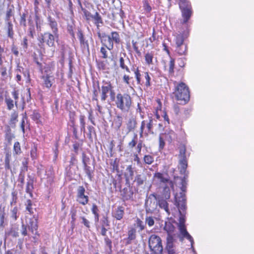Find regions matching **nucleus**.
<instances>
[{
    "label": "nucleus",
    "mask_w": 254,
    "mask_h": 254,
    "mask_svg": "<svg viewBox=\"0 0 254 254\" xmlns=\"http://www.w3.org/2000/svg\"><path fill=\"white\" fill-rule=\"evenodd\" d=\"M182 200H179L178 202V209L179 212V223L176 222L174 219L170 217L167 218V221L165 222L164 230L167 233V235H174L172 234L174 232L176 227L173 223L177 225L180 232V240L183 241L184 238H186L189 240L191 244V248L193 252H195L193 247L194 241L191 236L188 233L185 226L186 222V205L184 201L185 198L181 194Z\"/></svg>",
    "instance_id": "nucleus-1"
},
{
    "label": "nucleus",
    "mask_w": 254,
    "mask_h": 254,
    "mask_svg": "<svg viewBox=\"0 0 254 254\" xmlns=\"http://www.w3.org/2000/svg\"><path fill=\"white\" fill-rule=\"evenodd\" d=\"M47 21L51 32L46 31L41 33L37 38L38 45L43 50L45 49V46L49 48H55V42L59 38L58 24L55 18L49 15L47 17Z\"/></svg>",
    "instance_id": "nucleus-2"
},
{
    "label": "nucleus",
    "mask_w": 254,
    "mask_h": 254,
    "mask_svg": "<svg viewBox=\"0 0 254 254\" xmlns=\"http://www.w3.org/2000/svg\"><path fill=\"white\" fill-rule=\"evenodd\" d=\"M113 101H115L117 108L122 112L126 113L129 112L132 104V99L129 94L118 93Z\"/></svg>",
    "instance_id": "nucleus-3"
},
{
    "label": "nucleus",
    "mask_w": 254,
    "mask_h": 254,
    "mask_svg": "<svg viewBox=\"0 0 254 254\" xmlns=\"http://www.w3.org/2000/svg\"><path fill=\"white\" fill-rule=\"evenodd\" d=\"M173 93L176 100L180 102V104H186L190 100L189 89L184 83L182 82L178 84Z\"/></svg>",
    "instance_id": "nucleus-4"
},
{
    "label": "nucleus",
    "mask_w": 254,
    "mask_h": 254,
    "mask_svg": "<svg viewBox=\"0 0 254 254\" xmlns=\"http://www.w3.org/2000/svg\"><path fill=\"white\" fill-rule=\"evenodd\" d=\"M149 247L151 250L150 254H162L163 248L161 238L155 234L149 237Z\"/></svg>",
    "instance_id": "nucleus-5"
},
{
    "label": "nucleus",
    "mask_w": 254,
    "mask_h": 254,
    "mask_svg": "<svg viewBox=\"0 0 254 254\" xmlns=\"http://www.w3.org/2000/svg\"><path fill=\"white\" fill-rule=\"evenodd\" d=\"M101 88V100L105 101L109 95L111 100L115 99V92L114 87L110 81L103 80Z\"/></svg>",
    "instance_id": "nucleus-6"
},
{
    "label": "nucleus",
    "mask_w": 254,
    "mask_h": 254,
    "mask_svg": "<svg viewBox=\"0 0 254 254\" xmlns=\"http://www.w3.org/2000/svg\"><path fill=\"white\" fill-rule=\"evenodd\" d=\"M149 120H143L141 122L140 128L139 136L143 137V135L148 136L149 134L153 133V127L155 125L156 121L152 117H148Z\"/></svg>",
    "instance_id": "nucleus-7"
},
{
    "label": "nucleus",
    "mask_w": 254,
    "mask_h": 254,
    "mask_svg": "<svg viewBox=\"0 0 254 254\" xmlns=\"http://www.w3.org/2000/svg\"><path fill=\"white\" fill-rule=\"evenodd\" d=\"M173 186H170L169 185H165L164 186H162L163 188V190L162 191V192L161 194H151L149 196V197L146 200L145 203V206L146 208V210L147 211H148L151 210L150 208H154V207L151 206V196L155 197V196H162L163 198L166 199H170V194H171V188H173Z\"/></svg>",
    "instance_id": "nucleus-8"
},
{
    "label": "nucleus",
    "mask_w": 254,
    "mask_h": 254,
    "mask_svg": "<svg viewBox=\"0 0 254 254\" xmlns=\"http://www.w3.org/2000/svg\"><path fill=\"white\" fill-rule=\"evenodd\" d=\"M38 222L36 219L31 218L27 225L22 223L21 225V233L23 236H28V230H29L32 234H37Z\"/></svg>",
    "instance_id": "nucleus-9"
},
{
    "label": "nucleus",
    "mask_w": 254,
    "mask_h": 254,
    "mask_svg": "<svg viewBox=\"0 0 254 254\" xmlns=\"http://www.w3.org/2000/svg\"><path fill=\"white\" fill-rule=\"evenodd\" d=\"M179 7L182 12V16L183 18L182 24L188 22L192 15L191 5L189 1L179 2Z\"/></svg>",
    "instance_id": "nucleus-10"
},
{
    "label": "nucleus",
    "mask_w": 254,
    "mask_h": 254,
    "mask_svg": "<svg viewBox=\"0 0 254 254\" xmlns=\"http://www.w3.org/2000/svg\"><path fill=\"white\" fill-rule=\"evenodd\" d=\"M179 164L181 165L180 172L182 174H185L188 167L187 155L186 154V148L184 144H182L179 147Z\"/></svg>",
    "instance_id": "nucleus-11"
},
{
    "label": "nucleus",
    "mask_w": 254,
    "mask_h": 254,
    "mask_svg": "<svg viewBox=\"0 0 254 254\" xmlns=\"http://www.w3.org/2000/svg\"><path fill=\"white\" fill-rule=\"evenodd\" d=\"M120 43L121 39L119 33L116 31H113L108 36L106 42H105V45L103 46H105L108 50L111 51L114 48V43L116 45H119Z\"/></svg>",
    "instance_id": "nucleus-12"
},
{
    "label": "nucleus",
    "mask_w": 254,
    "mask_h": 254,
    "mask_svg": "<svg viewBox=\"0 0 254 254\" xmlns=\"http://www.w3.org/2000/svg\"><path fill=\"white\" fill-rule=\"evenodd\" d=\"M27 20L28 25H36L37 31L41 30L43 19L38 11L35 10L34 14H30Z\"/></svg>",
    "instance_id": "nucleus-13"
},
{
    "label": "nucleus",
    "mask_w": 254,
    "mask_h": 254,
    "mask_svg": "<svg viewBox=\"0 0 254 254\" xmlns=\"http://www.w3.org/2000/svg\"><path fill=\"white\" fill-rule=\"evenodd\" d=\"M86 190L83 186H79L77 189L76 199L77 202L83 205H86L89 202L88 194H86Z\"/></svg>",
    "instance_id": "nucleus-14"
},
{
    "label": "nucleus",
    "mask_w": 254,
    "mask_h": 254,
    "mask_svg": "<svg viewBox=\"0 0 254 254\" xmlns=\"http://www.w3.org/2000/svg\"><path fill=\"white\" fill-rule=\"evenodd\" d=\"M154 197L157 201V204L161 209H163L168 215H173L172 210L170 209L169 206L168 201H169L170 199L163 198L162 196H155Z\"/></svg>",
    "instance_id": "nucleus-15"
},
{
    "label": "nucleus",
    "mask_w": 254,
    "mask_h": 254,
    "mask_svg": "<svg viewBox=\"0 0 254 254\" xmlns=\"http://www.w3.org/2000/svg\"><path fill=\"white\" fill-rule=\"evenodd\" d=\"M26 181L27 182L26 184L25 192L29 194L31 198H33V191L34 190V183L35 182V178L32 175L28 174Z\"/></svg>",
    "instance_id": "nucleus-16"
},
{
    "label": "nucleus",
    "mask_w": 254,
    "mask_h": 254,
    "mask_svg": "<svg viewBox=\"0 0 254 254\" xmlns=\"http://www.w3.org/2000/svg\"><path fill=\"white\" fill-rule=\"evenodd\" d=\"M154 177L155 178L158 180L161 187L165 185H169L170 186H173V183L172 181L170 180V179L168 177H165L164 174L161 173H156L154 174Z\"/></svg>",
    "instance_id": "nucleus-17"
},
{
    "label": "nucleus",
    "mask_w": 254,
    "mask_h": 254,
    "mask_svg": "<svg viewBox=\"0 0 254 254\" xmlns=\"http://www.w3.org/2000/svg\"><path fill=\"white\" fill-rule=\"evenodd\" d=\"M136 238V229L135 227L131 226L129 227L127 231V237L124 239L126 241V245H128L134 241Z\"/></svg>",
    "instance_id": "nucleus-18"
},
{
    "label": "nucleus",
    "mask_w": 254,
    "mask_h": 254,
    "mask_svg": "<svg viewBox=\"0 0 254 254\" xmlns=\"http://www.w3.org/2000/svg\"><path fill=\"white\" fill-rule=\"evenodd\" d=\"M21 98L22 101V108L24 109L26 104L30 102L32 99L31 88L30 87H27L26 92L23 94H21Z\"/></svg>",
    "instance_id": "nucleus-19"
},
{
    "label": "nucleus",
    "mask_w": 254,
    "mask_h": 254,
    "mask_svg": "<svg viewBox=\"0 0 254 254\" xmlns=\"http://www.w3.org/2000/svg\"><path fill=\"white\" fill-rule=\"evenodd\" d=\"M133 190L132 188H124L122 191V196L124 201L133 200Z\"/></svg>",
    "instance_id": "nucleus-20"
},
{
    "label": "nucleus",
    "mask_w": 254,
    "mask_h": 254,
    "mask_svg": "<svg viewBox=\"0 0 254 254\" xmlns=\"http://www.w3.org/2000/svg\"><path fill=\"white\" fill-rule=\"evenodd\" d=\"M77 36L79 40L81 47L84 49H87L89 50V44L88 40L85 38L81 30L79 29L78 30Z\"/></svg>",
    "instance_id": "nucleus-21"
},
{
    "label": "nucleus",
    "mask_w": 254,
    "mask_h": 254,
    "mask_svg": "<svg viewBox=\"0 0 254 254\" xmlns=\"http://www.w3.org/2000/svg\"><path fill=\"white\" fill-rule=\"evenodd\" d=\"M174 68H175V59L170 57V61L168 64V68L167 65L164 62V68L165 71L168 72L169 76H173L174 74Z\"/></svg>",
    "instance_id": "nucleus-22"
},
{
    "label": "nucleus",
    "mask_w": 254,
    "mask_h": 254,
    "mask_svg": "<svg viewBox=\"0 0 254 254\" xmlns=\"http://www.w3.org/2000/svg\"><path fill=\"white\" fill-rule=\"evenodd\" d=\"M125 208L123 206H119L113 212V216L117 220H121L124 215Z\"/></svg>",
    "instance_id": "nucleus-23"
},
{
    "label": "nucleus",
    "mask_w": 254,
    "mask_h": 254,
    "mask_svg": "<svg viewBox=\"0 0 254 254\" xmlns=\"http://www.w3.org/2000/svg\"><path fill=\"white\" fill-rule=\"evenodd\" d=\"M4 97L6 109L9 111L12 110L15 106V101L11 99L7 92L4 94Z\"/></svg>",
    "instance_id": "nucleus-24"
},
{
    "label": "nucleus",
    "mask_w": 254,
    "mask_h": 254,
    "mask_svg": "<svg viewBox=\"0 0 254 254\" xmlns=\"http://www.w3.org/2000/svg\"><path fill=\"white\" fill-rule=\"evenodd\" d=\"M20 208L17 206L10 207V217L13 221H16L20 215Z\"/></svg>",
    "instance_id": "nucleus-25"
},
{
    "label": "nucleus",
    "mask_w": 254,
    "mask_h": 254,
    "mask_svg": "<svg viewBox=\"0 0 254 254\" xmlns=\"http://www.w3.org/2000/svg\"><path fill=\"white\" fill-rule=\"evenodd\" d=\"M99 92H101V88L99 85V81H97L96 82H94L93 84L92 100L96 101L98 102V97Z\"/></svg>",
    "instance_id": "nucleus-26"
},
{
    "label": "nucleus",
    "mask_w": 254,
    "mask_h": 254,
    "mask_svg": "<svg viewBox=\"0 0 254 254\" xmlns=\"http://www.w3.org/2000/svg\"><path fill=\"white\" fill-rule=\"evenodd\" d=\"M175 236L174 235H167L166 238V244L165 247V250L170 249L173 248H175L174 245L176 242Z\"/></svg>",
    "instance_id": "nucleus-27"
},
{
    "label": "nucleus",
    "mask_w": 254,
    "mask_h": 254,
    "mask_svg": "<svg viewBox=\"0 0 254 254\" xmlns=\"http://www.w3.org/2000/svg\"><path fill=\"white\" fill-rule=\"evenodd\" d=\"M92 19L94 20V24L96 26V29L99 30L101 24H103V21L101 16L98 12H96L94 14H93Z\"/></svg>",
    "instance_id": "nucleus-28"
},
{
    "label": "nucleus",
    "mask_w": 254,
    "mask_h": 254,
    "mask_svg": "<svg viewBox=\"0 0 254 254\" xmlns=\"http://www.w3.org/2000/svg\"><path fill=\"white\" fill-rule=\"evenodd\" d=\"M127 57L126 53L121 54L119 58V66L121 69L125 70L127 72L130 73V70L129 67L125 64L124 58Z\"/></svg>",
    "instance_id": "nucleus-29"
},
{
    "label": "nucleus",
    "mask_w": 254,
    "mask_h": 254,
    "mask_svg": "<svg viewBox=\"0 0 254 254\" xmlns=\"http://www.w3.org/2000/svg\"><path fill=\"white\" fill-rule=\"evenodd\" d=\"M83 170L84 172L86 173L88 178L90 181H92V179L93 177V172L94 170V166L92 167L91 165H83Z\"/></svg>",
    "instance_id": "nucleus-30"
},
{
    "label": "nucleus",
    "mask_w": 254,
    "mask_h": 254,
    "mask_svg": "<svg viewBox=\"0 0 254 254\" xmlns=\"http://www.w3.org/2000/svg\"><path fill=\"white\" fill-rule=\"evenodd\" d=\"M163 135L164 136L165 139L169 142H171L176 138V134L172 130H167Z\"/></svg>",
    "instance_id": "nucleus-31"
},
{
    "label": "nucleus",
    "mask_w": 254,
    "mask_h": 254,
    "mask_svg": "<svg viewBox=\"0 0 254 254\" xmlns=\"http://www.w3.org/2000/svg\"><path fill=\"white\" fill-rule=\"evenodd\" d=\"M134 168L132 165H128L126 169L125 176L127 180H132L134 176Z\"/></svg>",
    "instance_id": "nucleus-32"
},
{
    "label": "nucleus",
    "mask_w": 254,
    "mask_h": 254,
    "mask_svg": "<svg viewBox=\"0 0 254 254\" xmlns=\"http://www.w3.org/2000/svg\"><path fill=\"white\" fill-rule=\"evenodd\" d=\"M131 70L134 72L135 78H136L137 84L139 85H142L143 83V81H141V77L142 75L140 73V70L138 69V67H137L135 68L133 66L131 68Z\"/></svg>",
    "instance_id": "nucleus-33"
},
{
    "label": "nucleus",
    "mask_w": 254,
    "mask_h": 254,
    "mask_svg": "<svg viewBox=\"0 0 254 254\" xmlns=\"http://www.w3.org/2000/svg\"><path fill=\"white\" fill-rule=\"evenodd\" d=\"M6 29L7 30V37L11 39H13L14 37V30H13V25L12 22H8L5 23Z\"/></svg>",
    "instance_id": "nucleus-34"
},
{
    "label": "nucleus",
    "mask_w": 254,
    "mask_h": 254,
    "mask_svg": "<svg viewBox=\"0 0 254 254\" xmlns=\"http://www.w3.org/2000/svg\"><path fill=\"white\" fill-rule=\"evenodd\" d=\"M29 16V15L28 10H25L22 14H20L19 23L21 26H22L24 27H26V19L28 18Z\"/></svg>",
    "instance_id": "nucleus-35"
},
{
    "label": "nucleus",
    "mask_w": 254,
    "mask_h": 254,
    "mask_svg": "<svg viewBox=\"0 0 254 254\" xmlns=\"http://www.w3.org/2000/svg\"><path fill=\"white\" fill-rule=\"evenodd\" d=\"M104 242L105 243V252L107 254H111L112 253V241L108 237L104 238Z\"/></svg>",
    "instance_id": "nucleus-36"
},
{
    "label": "nucleus",
    "mask_w": 254,
    "mask_h": 254,
    "mask_svg": "<svg viewBox=\"0 0 254 254\" xmlns=\"http://www.w3.org/2000/svg\"><path fill=\"white\" fill-rule=\"evenodd\" d=\"M142 7L143 10L144 11V13L148 15L149 14H150L152 8L148 0H142Z\"/></svg>",
    "instance_id": "nucleus-37"
},
{
    "label": "nucleus",
    "mask_w": 254,
    "mask_h": 254,
    "mask_svg": "<svg viewBox=\"0 0 254 254\" xmlns=\"http://www.w3.org/2000/svg\"><path fill=\"white\" fill-rule=\"evenodd\" d=\"M59 47L61 53L62 57L64 58L67 51L70 48L68 45L65 44L64 42H61L59 44Z\"/></svg>",
    "instance_id": "nucleus-38"
},
{
    "label": "nucleus",
    "mask_w": 254,
    "mask_h": 254,
    "mask_svg": "<svg viewBox=\"0 0 254 254\" xmlns=\"http://www.w3.org/2000/svg\"><path fill=\"white\" fill-rule=\"evenodd\" d=\"M18 113L16 111H14L11 114L9 120V125L12 127H15L16 123L18 121Z\"/></svg>",
    "instance_id": "nucleus-39"
},
{
    "label": "nucleus",
    "mask_w": 254,
    "mask_h": 254,
    "mask_svg": "<svg viewBox=\"0 0 254 254\" xmlns=\"http://www.w3.org/2000/svg\"><path fill=\"white\" fill-rule=\"evenodd\" d=\"M145 227V223L141 221L140 219L137 218L136 220L135 221V223L134 224V227L135 229L138 228V232H140L142 231H143Z\"/></svg>",
    "instance_id": "nucleus-40"
},
{
    "label": "nucleus",
    "mask_w": 254,
    "mask_h": 254,
    "mask_svg": "<svg viewBox=\"0 0 254 254\" xmlns=\"http://www.w3.org/2000/svg\"><path fill=\"white\" fill-rule=\"evenodd\" d=\"M136 121L133 118L130 119L127 124V129L129 132L133 131L136 127Z\"/></svg>",
    "instance_id": "nucleus-41"
},
{
    "label": "nucleus",
    "mask_w": 254,
    "mask_h": 254,
    "mask_svg": "<svg viewBox=\"0 0 254 254\" xmlns=\"http://www.w3.org/2000/svg\"><path fill=\"white\" fill-rule=\"evenodd\" d=\"M11 154L10 152H7L5 154L4 159V168L6 170H10L11 167L10 165V162L11 160Z\"/></svg>",
    "instance_id": "nucleus-42"
},
{
    "label": "nucleus",
    "mask_w": 254,
    "mask_h": 254,
    "mask_svg": "<svg viewBox=\"0 0 254 254\" xmlns=\"http://www.w3.org/2000/svg\"><path fill=\"white\" fill-rule=\"evenodd\" d=\"M153 57L154 54L152 52H147L145 53L144 55V58L146 64L148 65L153 64Z\"/></svg>",
    "instance_id": "nucleus-43"
},
{
    "label": "nucleus",
    "mask_w": 254,
    "mask_h": 254,
    "mask_svg": "<svg viewBox=\"0 0 254 254\" xmlns=\"http://www.w3.org/2000/svg\"><path fill=\"white\" fill-rule=\"evenodd\" d=\"M97 30V35L98 37V38L101 40V43H102V45L103 46L105 45V42H106V40L108 39V36H109V35L106 34L105 33H101L100 31V28L98 29H96Z\"/></svg>",
    "instance_id": "nucleus-44"
},
{
    "label": "nucleus",
    "mask_w": 254,
    "mask_h": 254,
    "mask_svg": "<svg viewBox=\"0 0 254 254\" xmlns=\"http://www.w3.org/2000/svg\"><path fill=\"white\" fill-rule=\"evenodd\" d=\"M18 200L17 193L13 190L11 194V198L10 201V207L17 206V202Z\"/></svg>",
    "instance_id": "nucleus-45"
},
{
    "label": "nucleus",
    "mask_w": 254,
    "mask_h": 254,
    "mask_svg": "<svg viewBox=\"0 0 254 254\" xmlns=\"http://www.w3.org/2000/svg\"><path fill=\"white\" fill-rule=\"evenodd\" d=\"M43 78L44 85L47 88H50L53 84V77L47 75L46 76L43 77Z\"/></svg>",
    "instance_id": "nucleus-46"
},
{
    "label": "nucleus",
    "mask_w": 254,
    "mask_h": 254,
    "mask_svg": "<svg viewBox=\"0 0 254 254\" xmlns=\"http://www.w3.org/2000/svg\"><path fill=\"white\" fill-rule=\"evenodd\" d=\"M145 180V177L141 174H137L134 178V182L136 183V185L138 186L143 184Z\"/></svg>",
    "instance_id": "nucleus-47"
},
{
    "label": "nucleus",
    "mask_w": 254,
    "mask_h": 254,
    "mask_svg": "<svg viewBox=\"0 0 254 254\" xmlns=\"http://www.w3.org/2000/svg\"><path fill=\"white\" fill-rule=\"evenodd\" d=\"M176 51L179 55H185L187 51V46L186 45L177 46Z\"/></svg>",
    "instance_id": "nucleus-48"
},
{
    "label": "nucleus",
    "mask_w": 254,
    "mask_h": 254,
    "mask_svg": "<svg viewBox=\"0 0 254 254\" xmlns=\"http://www.w3.org/2000/svg\"><path fill=\"white\" fill-rule=\"evenodd\" d=\"M31 118L33 121L36 122V124H39L41 123L40 121L41 115L37 111L34 110L33 113L30 115Z\"/></svg>",
    "instance_id": "nucleus-49"
},
{
    "label": "nucleus",
    "mask_w": 254,
    "mask_h": 254,
    "mask_svg": "<svg viewBox=\"0 0 254 254\" xmlns=\"http://www.w3.org/2000/svg\"><path fill=\"white\" fill-rule=\"evenodd\" d=\"M109 229L110 227H102L100 226V225H96L97 231L100 233V234L105 237H108L107 236V232Z\"/></svg>",
    "instance_id": "nucleus-50"
},
{
    "label": "nucleus",
    "mask_w": 254,
    "mask_h": 254,
    "mask_svg": "<svg viewBox=\"0 0 254 254\" xmlns=\"http://www.w3.org/2000/svg\"><path fill=\"white\" fill-rule=\"evenodd\" d=\"M11 95L15 101V106L17 107L18 100L19 98V91L18 89L14 88L11 92Z\"/></svg>",
    "instance_id": "nucleus-51"
},
{
    "label": "nucleus",
    "mask_w": 254,
    "mask_h": 254,
    "mask_svg": "<svg viewBox=\"0 0 254 254\" xmlns=\"http://www.w3.org/2000/svg\"><path fill=\"white\" fill-rule=\"evenodd\" d=\"M13 16V9L11 8L8 7L6 11L5 17L4 19L5 23L8 22H12L10 18Z\"/></svg>",
    "instance_id": "nucleus-52"
},
{
    "label": "nucleus",
    "mask_w": 254,
    "mask_h": 254,
    "mask_svg": "<svg viewBox=\"0 0 254 254\" xmlns=\"http://www.w3.org/2000/svg\"><path fill=\"white\" fill-rule=\"evenodd\" d=\"M13 154L18 155L22 152L20 144L18 141H16L14 143L13 145Z\"/></svg>",
    "instance_id": "nucleus-53"
},
{
    "label": "nucleus",
    "mask_w": 254,
    "mask_h": 254,
    "mask_svg": "<svg viewBox=\"0 0 254 254\" xmlns=\"http://www.w3.org/2000/svg\"><path fill=\"white\" fill-rule=\"evenodd\" d=\"M143 75L145 80V82L143 81V84H144L146 87V88H148L151 86V77L148 72H144Z\"/></svg>",
    "instance_id": "nucleus-54"
},
{
    "label": "nucleus",
    "mask_w": 254,
    "mask_h": 254,
    "mask_svg": "<svg viewBox=\"0 0 254 254\" xmlns=\"http://www.w3.org/2000/svg\"><path fill=\"white\" fill-rule=\"evenodd\" d=\"M112 170L114 171L119 172V159L117 158H115L113 161H112L110 163Z\"/></svg>",
    "instance_id": "nucleus-55"
},
{
    "label": "nucleus",
    "mask_w": 254,
    "mask_h": 254,
    "mask_svg": "<svg viewBox=\"0 0 254 254\" xmlns=\"http://www.w3.org/2000/svg\"><path fill=\"white\" fill-rule=\"evenodd\" d=\"M79 123L81 131L85 132V117L83 115L79 116Z\"/></svg>",
    "instance_id": "nucleus-56"
},
{
    "label": "nucleus",
    "mask_w": 254,
    "mask_h": 254,
    "mask_svg": "<svg viewBox=\"0 0 254 254\" xmlns=\"http://www.w3.org/2000/svg\"><path fill=\"white\" fill-rule=\"evenodd\" d=\"M14 137V135L11 132V129L9 127L5 132V138L8 142H10L13 138Z\"/></svg>",
    "instance_id": "nucleus-57"
},
{
    "label": "nucleus",
    "mask_w": 254,
    "mask_h": 254,
    "mask_svg": "<svg viewBox=\"0 0 254 254\" xmlns=\"http://www.w3.org/2000/svg\"><path fill=\"white\" fill-rule=\"evenodd\" d=\"M16 76H15V80L20 85H21V81H22V78L21 76V66H18V68L16 70Z\"/></svg>",
    "instance_id": "nucleus-58"
},
{
    "label": "nucleus",
    "mask_w": 254,
    "mask_h": 254,
    "mask_svg": "<svg viewBox=\"0 0 254 254\" xmlns=\"http://www.w3.org/2000/svg\"><path fill=\"white\" fill-rule=\"evenodd\" d=\"M138 138L137 134L135 133L134 136L131 140L128 143V146L129 148H133L138 143Z\"/></svg>",
    "instance_id": "nucleus-59"
},
{
    "label": "nucleus",
    "mask_w": 254,
    "mask_h": 254,
    "mask_svg": "<svg viewBox=\"0 0 254 254\" xmlns=\"http://www.w3.org/2000/svg\"><path fill=\"white\" fill-rule=\"evenodd\" d=\"M100 226L110 227V221L107 216H103L100 220Z\"/></svg>",
    "instance_id": "nucleus-60"
},
{
    "label": "nucleus",
    "mask_w": 254,
    "mask_h": 254,
    "mask_svg": "<svg viewBox=\"0 0 254 254\" xmlns=\"http://www.w3.org/2000/svg\"><path fill=\"white\" fill-rule=\"evenodd\" d=\"M26 206V210L30 214H32L33 212L32 208V202L30 199H27L25 204Z\"/></svg>",
    "instance_id": "nucleus-61"
},
{
    "label": "nucleus",
    "mask_w": 254,
    "mask_h": 254,
    "mask_svg": "<svg viewBox=\"0 0 254 254\" xmlns=\"http://www.w3.org/2000/svg\"><path fill=\"white\" fill-rule=\"evenodd\" d=\"M176 46L182 45H186L184 43V38L183 35L178 34L176 37Z\"/></svg>",
    "instance_id": "nucleus-62"
},
{
    "label": "nucleus",
    "mask_w": 254,
    "mask_h": 254,
    "mask_svg": "<svg viewBox=\"0 0 254 254\" xmlns=\"http://www.w3.org/2000/svg\"><path fill=\"white\" fill-rule=\"evenodd\" d=\"M87 129L88 130V132L87 133L88 137L89 139H92V135H96L95 129L94 127L92 126H88L87 127Z\"/></svg>",
    "instance_id": "nucleus-63"
},
{
    "label": "nucleus",
    "mask_w": 254,
    "mask_h": 254,
    "mask_svg": "<svg viewBox=\"0 0 254 254\" xmlns=\"http://www.w3.org/2000/svg\"><path fill=\"white\" fill-rule=\"evenodd\" d=\"M123 119L121 116H117L114 119V124L117 128H119L122 124Z\"/></svg>",
    "instance_id": "nucleus-64"
}]
</instances>
